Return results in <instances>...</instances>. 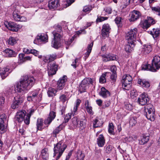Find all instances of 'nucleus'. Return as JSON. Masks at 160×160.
<instances>
[{
    "instance_id": "nucleus-45",
    "label": "nucleus",
    "mask_w": 160,
    "mask_h": 160,
    "mask_svg": "<svg viewBox=\"0 0 160 160\" xmlns=\"http://www.w3.org/2000/svg\"><path fill=\"white\" fill-rule=\"evenodd\" d=\"M104 148L106 153L108 154L110 153L112 149V146L110 145L105 147Z\"/></svg>"
},
{
    "instance_id": "nucleus-11",
    "label": "nucleus",
    "mask_w": 160,
    "mask_h": 160,
    "mask_svg": "<svg viewBox=\"0 0 160 160\" xmlns=\"http://www.w3.org/2000/svg\"><path fill=\"white\" fill-rule=\"evenodd\" d=\"M102 60L103 62H107L109 61H117L118 57L116 55L111 54H105L102 55Z\"/></svg>"
},
{
    "instance_id": "nucleus-58",
    "label": "nucleus",
    "mask_w": 160,
    "mask_h": 160,
    "mask_svg": "<svg viewBox=\"0 0 160 160\" xmlns=\"http://www.w3.org/2000/svg\"><path fill=\"white\" fill-rule=\"evenodd\" d=\"M108 18L105 17H100L98 18L96 20V22H101L107 19Z\"/></svg>"
},
{
    "instance_id": "nucleus-62",
    "label": "nucleus",
    "mask_w": 160,
    "mask_h": 160,
    "mask_svg": "<svg viewBox=\"0 0 160 160\" xmlns=\"http://www.w3.org/2000/svg\"><path fill=\"white\" fill-rule=\"evenodd\" d=\"M71 116L69 114L67 115L66 117L64 118V122L65 123L67 122L69 120V119L71 118Z\"/></svg>"
},
{
    "instance_id": "nucleus-41",
    "label": "nucleus",
    "mask_w": 160,
    "mask_h": 160,
    "mask_svg": "<svg viewBox=\"0 0 160 160\" xmlns=\"http://www.w3.org/2000/svg\"><path fill=\"white\" fill-rule=\"evenodd\" d=\"M67 77L66 76H64L62 78H61L58 80V83H59L63 85V86H64L65 85V83L67 81Z\"/></svg>"
},
{
    "instance_id": "nucleus-47",
    "label": "nucleus",
    "mask_w": 160,
    "mask_h": 160,
    "mask_svg": "<svg viewBox=\"0 0 160 160\" xmlns=\"http://www.w3.org/2000/svg\"><path fill=\"white\" fill-rule=\"evenodd\" d=\"M147 21L148 22V23L149 24L150 26L151 24H154L156 23L155 21L151 17H148Z\"/></svg>"
},
{
    "instance_id": "nucleus-20",
    "label": "nucleus",
    "mask_w": 160,
    "mask_h": 160,
    "mask_svg": "<svg viewBox=\"0 0 160 160\" xmlns=\"http://www.w3.org/2000/svg\"><path fill=\"white\" fill-rule=\"evenodd\" d=\"M99 95L103 98H106L110 95V92L104 87H102L101 89Z\"/></svg>"
},
{
    "instance_id": "nucleus-32",
    "label": "nucleus",
    "mask_w": 160,
    "mask_h": 160,
    "mask_svg": "<svg viewBox=\"0 0 160 160\" xmlns=\"http://www.w3.org/2000/svg\"><path fill=\"white\" fill-rule=\"evenodd\" d=\"M93 44V42L89 44L87 48V52L85 53V59L87 58L90 55L92 49V47Z\"/></svg>"
},
{
    "instance_id": "nucleus-7",
    "label": "nucleus",
    "mask_w": 160,
    "mask_h": 160,
    "mask_svg": "<svg viewBox=\"0 0 160 160\" xmlns=\"http://www.w3.org/2000/svg\"><path fill=\"white\" fill-rule=\"evenodd\" d=\"M138 33V29L135 28L131 29L126 34V39L128 42L133 43L135 41Z\"/></svg>"
},
{
    "instance_id": "nucleus-50",
    "label": "nucleus",
    "mask_w": 160,
    "mask_h": 160,
    "mask_svg": "<svg viewBox=\"0 0 160 160\" xmlns=\"http://www.w3.org/2000/svg\"><path fill=\"white\" fill-rule=\"evenodd\" d=\"M5 101V98L4 97L0 96V109H1L3 107L4 102Z\"/></svg>"
},
{
    "instance_id": "nucleus-19",
    "label": "nucleus",
    "mask_w": 160,
    "mask_h": 160,
    "mask_svg": "<svg viewBox=\"0 0 160 160\" xmlns=\"http://www.w3.org/2000/svg\"><path fill=\"white\" fill-rule=\"evenodd\" d=\"M7 27L8 29L14 32H17L18 30V25L13 22H8Z\"/></svg>"
},
{
    "instance_id": "nucleus-31",
    "label": "nucleus",
    "mask_w": 160,
    "mask_h": 160,
    "mask_svg": "<svg viewBox=\"0 0 160 160\" xmlns=\"http://www.w3.org/2000/svg\"><path fill=\"white\" fill-rule=\"evenodd\" d=\"M9 69L8 68L3 69L2 72L0 73V75L2 79H4L9 75Z\"/></svg>"
},
{
    "instance_id": "nucleus-30",
    "label": "nucleus",
    "mask_w": 160,
    "mask_h": 160,
    "mask_svg": "<svg viewBox=\"0 0 160 160\" xmlns=\"http://www.w3.org/2000/svg\"><path fill=\"white\" fill-rule=\"evenodd\" d=\"M150 34L155 39L158 37L160 34V29L158 28H153L152 30L151 31Z\"/></svg>"
},
{
    "instance_id": "nucleus-44",
    "label": "nucleus",
    "mask_w": 160,
    "mask_h": 160,
    "mask_svg": "<svg viewBox=\"0 0 160 160\" xmlns=\"http://www.w3.org/2000/svg\"><path fill=\"white\" fill-rule=\"evenodd\" d=\"M114 126L112 123H111L109 124L108 127V132L110 133L113 134Z\"/></svg>"
},
{
    "instance_id": "nucleus-22",
    "label": "nucleus",
    "mask_w": 160,
    "mask_h": 160,
    "mask_svg": "<svg viewBox=\"0 0 160 160\" xmlns=\"http://www.w3.org/2000/svg\"><path fill=\"white\" fill-rule=\"evenodd\" d=\"M57 55L56 54H50L45 57L43 58V61L45 62H51V61H54L56 58Z\"/></svg>"
},
{
    "instance_id": "nucleus-38",
    "label": "nucleus",
    "mask_w": 160,
    "mask_h": 160,
    "mask_svg": "<svg viewBox=\"0 0 160 160\" xmlns=\"http://www.w3.org/2000/svg\"><path fill=\"white\" fill-rule=\"evenodd\" d=\"M149 139V137L148 136H143L139 140V143L140 144H144L146 143Z\"/></svg>"
},
{
    "instance_id": "nucleus-63",
    "label": "nucleus",
    "mask_w": 160,
    "mask_h": 160,
    "mask_svg": "<svg viewBox=\"0 0 160 160\" xmlns=\"http://www.w3.org/2000/svg\"><path fill=\"white\" fill-rule=\"evenodd\" d=\"M117 78L116 73H112L110 76V79L113 81H115Z\"/></svg>"
},
{
    "instance_id": "nucleus-49",
    "label": "nucleus",
    "mask_w": 160,
    "mask_h": 160,
    "mask_svg": "<svg viewBox=\"0 0 160 160\" xmlns=\"http://www.w3.org/2000/svg\"><path fill=\"white\" fill-rule=\"evenodd\" d=\"M92 9V8L91 6H85L84 7L83 11L85 12L90 11Z\"/></svg>"
},
{
    "instance_id": "nucleus-18",
    "label": "nucleus",
    "mask_w": 160,
    "mask_h": 160,
    "mask_svg": "<svg viewBox=\"0 0 160 160\" xmlns=\"http://www.w3.org/2000/svg\"><path fill=\"white\" fill-rule=\"evenodd\" d=\"M4 55L6 57H15L17 53L13 50L7 48L3 51Z\"/></svg>"
},
{
    "instance_id": "nucleus-40",
    "label": "nucleus",
    "mask_w": 160,
    "mask_h": 160,
    "mask_svg": "<svg viewBox=\"0 0 160 160\" xmlns=\"http://www.w3.org/2000/svg\"><path fill=\"white\" fill-rule=\"evenodd\" d=\"M141 27L143 29H147L150 27V24L148 23L147 20H145L144 21H142Z\"/></svg>"
},
{
    "instance_id": "nucleus-42",
    "label": "nucleus",
    "mask_w": 160,
    "mask_h": 160,
    "mask_svg": "<svg viewBox=\"0 0 160 160\" xmlns=\"http://www.w3.org/2000/svg\"><path fill=\"white\" fill-rule=\"evenodd\" d=\"M6 116L5 114H2L0 115V123H6Z\"/></svg>"
},
{
    "instance_id": "nucleus-48",
    "label": "nucleus",
    "mask_w": 160,
    "mask_h": 160,
    "mask_svg": "<svg viewBox=\"0 0 160 160\" xmlns=\"http://www.w3.org/2000/svg\"><path fill=\"white\" fill-rule=\"evenodd\" d=\"M100 124L99 123V121L97 118H96L94 121L93 126L94 128H96L100 127Z\"/></svg>"
},
{
    "instance_id": "nucleus-14",
    "label": "nucleus",
    "mask_w": 160,
    "mask_h": 160,
    "mask_svg": "<svg viewBox=\"0 0 160 160\" xmlns=\"http://www.w3.org/2000/svg\"><path fill=\"white\" fill-rule=\"evenodd\" d=\"M60 6L59 0H51L48 2V7L50 9H56Z\"/></svg>"
},
{
    "instance_id": "nucleus-34",
    "label": "nucleus",
    "mask_w": 160,
    "mask_h": 160,
    "mask_svg": "<svg viewBox=\"0 0 160 160\" xmlns=\"http://www.w3.org/2000/svg\"><path fill=\"white\" fill-rule=\"evenodd\" d=\"M36 125L38 130H42L43 129L42 128L43 122L42 118H38V119Z\"/></svg>"
},
{
    "instance_id": "nucleus-64",
    "label": "nucleus",
    "mask_w": 160,
    "mask_h": 160,
    "mask_svg": "<svg viewBox=\"0 0 160 160\" xmlns=\"http://www.w3.org/2000/svg\"><path fill=\"white\" fill-rule=\"evenodd\" d=\"M74 1V0H67L66 5L67 6H70Z\"/></svg>"
},
{
    "instance_id": "nucleus-57",
    "label": "nucleus",
    "mask_w": 160,
    "mask_h": 160,
    "mask_svg": "<svg viewBox=\"0 0 160 160\" xmlns=\"http://www.w3.org/2000/svg\"><path fill=\"white\" fill-rule=\"evenodd\" d=\"M111 70L112 73H116L117 68L115 65L112 66L110 68Z\"/></svg>"
},
{
    "instance_id": "nucleus-25",
    "label": "nucleus",
    "mask_w": 160,
    "mask_h": 160,
    "mask_svg": "<svg viewBox=\"0 0 160 160\" xmlns=\"http://www.w3.org/2000/svg\"><path fill=\"white\" fill-rule=\"evenodd\" d=\"M152 50L151 46L149 45H145L141 49V52L143 54H146L150 52Z\"/></svg>"
},
{
    "instance_id": "nucleus-1",
    "label": "nucleus",
    "mask_w": 160,
    "mask_h": 160,
    "mask_svg": "<svg viewBox=\"0 0 160 160\" xmlns=\"http://www.w3.org/2000/svg\"><path fill=\"white\" fill-rule=\"evenodd\" d=\"M149 101V98L144 94H142L138 98L137 102L141 105H145L144 111L147 118L151 121H154L155 118V111L153 105L151 104H147Z\"/></svg>"
},
{
    "instance_id": "nucleus-12",
    "label": "nucleus",
    "mask_w": 160,
    "mask_h": 160,
    "mask_svg": "<svg viewBox=\"0 0 160 160\" xmlns=\"http://www.w3.org/2000/svg\"><path fill=\"white\" fill-rule=\"evenodd\" d=\"M141 16V14L140 12L137 10H133L131 13L129 21L130 22L134 21L138 19Z\"/></svg>"
},
{
    "instance_id": "nucleus-24",
    "label": "nucleus",
    "mask_w": 160,
    "mask_h": 160,
    "mask_svg": "<svg viewBox=\"0 0 160 160\" xmlns=\"http://www.w3.org/2000/svg\"><path fill=\"white\" fill-rule=\"evenodd\" d=\"M48 36L47 35H45L43 34L40 35H38L34 41V42L35 43V42L37 40L38 42L46 41L48 40Z\"/></svg>"
},
{
    "instance_id": "nucleus-33",
    "label": "nucleus",
    "mask_w": 160,
    "mask_h": 160,
    "mask_svg": "<svg viewBox=\"0 0 160 160\" xmlns=\"http://www.w3.org/2000/svg\"><path fill=\"white\" fill-rule=\"evenodd\" d=\"M79 120L77 117H74L72 119V128H76L79 126L78 122Z\"/></svg>"
},
{
    "instance_id": "nucleus-9",
    "label": "nucleus",
    "mask_w": 160,
    "mask_h": 160,
    "mask_svg": "<svg viewBox=\"0 0 160 160\" xmlns=\"http://www.w3.org/2000/svg\"><path fill=\"white\" fill-rule=\"evenodd\" d=\"M24 101V98L19 95L16 96L13 100V103L11 105V107L13 109L18 108L22 103Z\"/></svg>"
},
{
    "instance_id": "nucleus-59",
    "label": "nucleus",
    "mask_w": 160,
    "mask_h": 160,
    "mask_svg": "<svg viewBox=\"0 0 160 160\" xmlns=\"http://www.w3.org/2000/svg\"><path fill=\"white\" fill-rule=\"evenodd\" d=\"M62 31V27L60 25H58L56 27L55 30L53 32H56L58 33V31Z\"/></svg>"
},
{
    "instance_id": "nucleus-54",
    "label": "nucleus",
    "mask_w": 160,
    "mask_h": 160,
    "mask_svg": "<svg viewBox=\"0 0 160 160\" xmlns=\"http://www.w3.org/2000/svg\"><path fill=\"white\" fill-rule=\"evenodd\" d=\"M30 118L29 115H27L25 119H24V122L26 124L28 125L29 123Z\"/></svg>"
},
{
    "instance_id": "nucleus-55",
    "label": "nucleus",
    "mask_w": 160,
    "mask_h": 160,
    "mask_svg": "<svg viewBox=\"0 0 160 160\" xmlns=\"http://www.w3.org/2000/svg\"><path fill=\"white\" fill-rule=\"evenodd\" d=\"M57 89L58 90V91L59 90H62L64 87V86H63V85L61 84L58 83V82L57 83Z\"/></svg>"
},
{
    "instance_id": "nucleus-26",
    "label": "nucleus",
    "mask_w": 160,
    "mask_h": 160,
    "mask_svg": "<svg viewBox=\"0 0 160 160\" xmlns=\"http://www.w3.org/2000/svg\"><path fill=\"white\" fill-rule=\"evenodd\" d=\"M94 81V80L90 78H84L81 84V87L80 88V89H81V88L82 87V85L90 84H92Z\"/></svg>"
},
{
    "instance_id": "nucleus-51",
    "label": "nucleus",
    "mask_w": 160,
    "mask_h": 160,
    "mask_svg": "<svg viewBox=\"0 0 160 160\" xmlns=\"http://www.w3.org/2000/svg\"><path fill=\"white\" fill-rule=\"evenodd\" d=\"M60 126L58 127L53 131V133L55 135L54 137H56L57 134H58L61 130L60 128Z\"/></svg>"
},
{
    "instance_id": "nucleus-2",
    "label": "nucleus",
    "mask_w": 160,
    "mask_h": 160,
    "mask_svg": "<svg viewBox=\"0 0 160 160\" xmlns=\"http://www.w3.org/2000/svg\"><path fill=\"white\" fill-rule=\"evenodd\" d=\"M35 82V79L33 77H24L15 87V89L19 92L24 89H29L33 86Z\"/></svg>"
},
{
    "instance_id": "nucleus-10",
    "label": "nucleus",
    "mask_w": 160,
    "mask_h": 160,
    "mask_svg": "<svg viewBox=\"0 0 160 160\" xmlns=\"http://www.w3.org/2000/svg\"><path fill=\"white\" fill-rule=\"evenodd\" d=\"M26 114V112L24 110L19 111L15 116V120L19 122H22L24 120Z\"/></svg>"
},
{
    "instance_id": "nucleus-5",
    "label": "nucleus",
    "mask_w": 160,
    "mask_h": 160,
    "mask_svg": "<svg viewBox=\"0 0 160 160\" xmlns=\"http://www.w3.org/2000/svg\"><path fill=\"white\" fill-rule=\"evenodd\" d=\"M52 32L54 38L52 42V46L55 48H58L60 46V41L62 38L63 33L62 31Z\"/></svg>"
},
{
    "instance_id": "nucleus-37",
    "label": "nucleus",
    "mask_w": 160,
    "mask_h": 160,
    "mask_svg": "<svg viewBox=\"0 0 160 160\" xmlns=\"http://www.w3.org/2000/svg\"><path fill=\"white\" fill-rule=\"evenodd\" d=\"M107 74H110V73L109 72H106L102 75L99 78V82L100 83H103L106 82L105 77Z\"/></svg>"
},
{
    "instance_id": "nucleus-39",
    "label": "nucleus",
    "mask_w": 160,
    "mask_h": 160,
    "mask_svg": "<svg viewBox=\"0 0 160 160\" xmlns=\"http://www.w3.org/2000/svg\"><path fill=\"white\" fill-rule=\"evenodd\" d=\"M59 101L63 103H64L68 100V98L67 95L62 94L60 95L59 97Z\"/></svg>"
},
{
    "instance_id": "nucleus-13",
    "label": "nucleus",
    "mask_w": 160,
    "mask_h": 160,
    "mask_svg": "<svg viewBox=\"0 0 160 160\" xmlns=\"http://www.w3.org/2000/svg\"><path fill=\"white\" fill-rule=\"evenodd\" d=\"M111 28L108 24H105L102 27V35L103 37H106L109 33Z\"/></svg>"
},
{
    "instance_id": "nucleus-28",
    "label": "nucleus",
    "mask_w": 160,
    "mask_h": 160,
    "mask_svg": "<svg viewBox=\"0 0 160 160\" xmlns=\"http://www.w3.org/2000/svg\"><path fill=\"white\" fill-rule=\"evenodd\" d=\"M85 106V108L87 112L90 115H93V112L92 110V108L89 104L88 100L86 101Z\"/></svg>"
},
{
    "instance_id": "nucleus-27",
    "label": "nucleus",
    "mask_w": 160,
    "mask_h": 160,
    "mask_svg": "<svg viewBox=\"0 0 160 160\" xmlns=\"http://www.w3.org/2000/svg\"><path fill=\"white\" fill-rule=\"evenodd\" d=\"M41 156L44 160H47L48 158L49 154L47 148H44L42 150L41 152Z\"/></svg>"
},
{
    "instance_id": "nucleus-16",
    "label": "nucleus",
    "mask_w": 160,
    "mask_h": 160,
    "mask_svg": "<svg viewBox=\"0 0 160 160\" xmlns=\"http://www.w3.org/2000/svg\"><path fill=\"white\" fill-rule=\"evenodd\" d=\"M56 117V113L54 111L50 112L48 117L45 120L44 123L45 124H49Z\"/></svg>"
},
{
    "instance_id": "nucleus-6",
    "label": "nucleus",
    "mask_w": 160,
    "mask_h": 160,
    "mask_svg": "<svg viewBox=\"0 0 160 160\" xmlns=\"http://www.w3.org/2000/svg\"><path fill=\"white\" fill-rule=\"evenodd\" d=\"M132 77L129 75H124L122 78V88L125 90H128L131 88Z\"/></svg>"
},
{
    "instance_id": "nucleus-35",
    "label": "nucleus",
    "mask_w": 160,
    "mask_h": 160,
    "mask_svg": "<svg viewBox=\"0 0 160 160\" xmlns=\"http://www.w3.org/2000/svg\"><path fill=\"white\" fill-rule=\"evenodd\" d=\"M17 42L16 38L12 37H10L7 40V43L8 45L13 46Z\"/></svg>"
},
{
    "instance_id": "nucleus-60",
    "label": "nucleus",
    "mask_w": 160,
    "mask_h": 160,
    "mask_svg": "<svg viewBox=\"0 0 160 160\" xmlns=\"http://www.w3.org/2000/svg\"><path fill=\"white\" fill-rule=\"evenodd\" d=\"M122 18L121 17H117L115 19V21L117 24H120Z\"/></svg>"
},
{
    "instance_id": "nucleus-8",
    "label": "nucleus",
    "mask_w": 160,
    "mask_h": 160,
    "mask_svg": "<svg viewBox=\"0 0 160 160\" xmlns=\"http://www.w3.org/2000/svg\"><path fill=\"white\" fill-rule=\"evenodd\" d=\"M58 66L54 62H49L47 66V71L49 76L56 74L58 70Z\"/></svg>"
},
{
    "instance_id": "nucleus-21",
    "label": "nucleus",
    "mask_w": 160,
    "mask_h": 160,
    "mask_svg": "<svg viewBox=\"0 0 160 160\" xmlns=\"http://www.w3.org/2000/svg\"><path fill=\"white\" fill-rule=\"evenodd\" d=\"M97 143L99 147H102L105 143V140L102 134L99 135L97 139Z\"/></svg>"
},
{
    "instance_id": "nucleus-3",
    "label": "nucleus",
    "mask_w": 160,
    "mask_h": 160,
    "mask_svg": "<svg viewBox=\"0 0 160 160\" xmlns=\"http://www.w3.org/2000/svg\"><path fill=\"white\" fill-rule=\"evenodd\" d=\"M160 68V57L155 56L152 60V65L146 64L143 65L142 69L149 70L152 72H156Z\"/></svg>"
},
{
    "instance_id": "nucleus-61",
    "label": "nucleus",
    "mask_w": 160,
    "mask_h": 160,
    "mask_svg": "<svg viewBox=\"0 0 160 160\" xmlns=\"http://www.w3.org/2000/svg\"><path fill=\"white\" fill-rule=\"evenodd\" d=\"M104 11L108 14H110L112 12V9L110 7H107L104 9Z\"/></svg>"
},
{
    "instance_id": "nucleus-43",
    "label": "nucleus",
    "mask_w": 160,
    "mask_h": 160,
    "mask_svg": "<svg viewBox=\"0 0 160 160\" xmlns=\"http://www.w3.org/2000/svg\"><path fill=\"white\" fill-rule=\"evenodd\" d=\"M21 16L19 15L16 12L14 11L13 13V18L16 21H19Z\"/></svg>"
},
{
    "instance_id": "nucleus-17",
    "label": "nucleus",
    "mask_w": 160,
    "mask_h": 160,
    "mask_svg": "<svg viewBox=\"0 0 160 160\" xmlns=\"http://www.w3.org/2000/svg\"><path fill=\"white\" fill-rule=\"evenodd\" d=\"M138 83L142 87L146 88H148L150 86L149 82L145 79H138Z\"/></svg>"
},
{
    "instance_id": "nucleus-4",
    "label": "nucleus",
    "mask_w": 160,
    "mask_h": 160,
    "mask_svg": "<svg viewBox=\"0 0 160 160\" xmlns=\"http://www.w3.org/2000/svg\"><path fill=\"white\" fill-rule=\"evenodd\" d=\"M67 147V145L63 143L62 141L59 142L54 145V157L57 155L56 157V160H58L59 159Z\"/></svg>"
},
{
    "instance_id": "nucleus-36",
    "label": "nucleus",
    "mask_w": 160,
    "mask_h": 160,
    "mask_svg": "<svg viewBox=\"0 0 160 160\" xmlns=\"http://www.w3.org/2000/svg\"><path fill=\"white\" fill-rule=\"evenodd\" d=\"M77 159L76 160H83L85 157L84 154L81 151L79 150L76 153Z\"/></svg>"
},
{
    "instance_id": "nucleus-52",
    "label": "nucleus",
    "mask_w": 160,
    "mask_h": 160,
    "mask_svg": "<svg viewBox=\"0 0 160 160\" xmlns=\"http://www.w3.org/2000/svg\"><path fill=\"white\" fill-rule=\"evenodd\" d=\"M19 57L21 62H24L25 58V54L20 53L19 55Z\"/></svg>"
},
{
    "instance_id": "nucleus-53",
    "label": "nucleus",
    "mask_w": 160,
    "mask_h": 160,
    "mask_svg": "<svg viewBox=\"0 0 160 160\" xmlns=\"http://www.w3.org/2000/svg\"><path fill=\"white\" fill-rule=\"evenodd\" d=\"M38 92L39 91L38 90H36L32 92V97L34 99L36 97H37Z\"/></svg>"
},
{
    "instance_id": "nucleus-29",
    "label": "nucleus",
    "mask_w": 160,
    "mask_h": 160,
    "mask_svg": "<svg viewBox=\"0 0 160 160\" xmlns=\"http://www.w3.org/2000/svg\"><path fill=\"white\" fill-rule=\"evenodd\" d=\"M58 91L57 89L50 88L48 89L47 93L49 97H52L56 95V93Z\"/></svg>"
},
{
    "instance_id": "nucleus-15",
    "label": "nucleus",
    "mask_w": 160,
    "mask_h": 160,
    "mask_svg": "<svg viewBox=\"0 0 160 160\" xmlns=\"http://www.w3.org/2000/svg\"><path fill=\"white\" fill-rule=\"evenodd\" d=\"M23 51L25 53H32L35 56H38L39 58H42L41 55H39V52L35 49H29L28 48H25L23 49Z\"/></svg>"
},
{
    "instance_id": "nucleus-56",
    "label": "nucleus",
    "mask_w": 160,
    "mask_h": 160,
    "mask_svg": "<svg viewBox=\"0 0 160 160\" xmlns=\"http://www.w3.org/2000/svg\"><path fill=\"white\" fill-rule=\"evenodd\" d=\"M152 11H155L157 13V14L160 12V8L159 7H152Z\"/></svg>"
},
{
    "instance_id": "nucleus-46",
    "label": "nucleus",
    "mask_w": 160,
    "mask_h": 160,
    "mask_svg": "<svg viewBox=\"0 0 160 160\" xmlns=\"http://www.w3.org/2000/svg\"><path fill=\"white\" fill-rule=\"evenodd\" d=\"M137 122L135 118L134 117L131 118L129 121V123L131 127L134 126L136 123Z\"/></svg>"
},
{
    "instance_id": "nucleus-23",
    "label": "nucleus",
    "mask_w": 160,
    "mask_h": 160,
    "mask_svg": "<svg viewBox=\"0 0 160 160\" xmlns=\"http://www.w3.org/2000/svg\"><path fill=\"white\" fill-rule=\"evenodd\" d=\"M128 43L125 46V50L127 53H130L133 49V48L135 46L134 42L129 43L128 41Z\"/></svg>"
}]
</instances>
